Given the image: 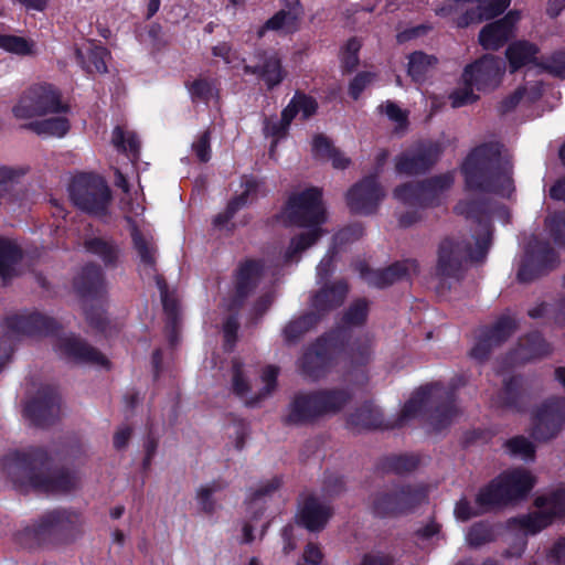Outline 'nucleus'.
<instances>
[{"mask_svg":"<svg viewBox=\"0 0 565 565\" xmlns=\"http://www.w3.org/2000/svg\"><path fill=\"white\" fill-rule=\"evenodd\" d=\"M0 335V372L11 360L14 339L26 337H56L55 350L65 359L78 364H96L109 367L108 359L96 348L75 334L61 337L63 327L58 321L39 311L14 312L4 317Z\"/></svg>","mask_w":565,"mask_h":565,"instance_id":"obj_1","label":"nucleus"},{"mask_svg":"<svg viewBox=\"0 0 565 565\" xmlns=\"http://www.w3.org/2000/svg\"><path fill=\"white\" fill-rule=\"evenodd\" d=\"M1 468L20 492L66 494L77 488L78 477L67 468H54L53 459L42 447L12 451L1 459Z\"/></svg>","mask_w":565,"mask_h":565,"instance_id":"obj_2","label":"nucleus"},{"mask_svg":"<svg viewBox=\"0 0 565 565\" xmlns=\"http://www.w3.org/2000/svg\"><path fill=\"white\" fill-rule=\"evenodd\" d=\"M465 190L508 196L514 191L512 168L502 161L498 142L472 148L460 167Z\"/></svg>","mask_w":565,"mask_h":565,"instance_id":"obj_3","label":"nucleus"},{"mask_svg":"<svg viewBox=\"0 0 565 565\" xmlns=\"http://www.w3.org/2000/svg\"><path fill=\"white\" fill-rule=\"evenodd\" d=\"M457 388L458 386L455 384L445 386L440 382L422 385L405 402L399 414L388 419L386 427L391 430L401 428L424 412L431 428L435 431H441L451 424L459 413Z\"/></svg>","mask_w":565,"mask_h":565,"instance_id":"obj_4","label":"nucleus"},{"mask_svg":"<svg viewBox=\"0 0 565 565\" xmlns=\"http://www.w3.org/2000/svg\"><path fill=\"white\" fill-rule=\"evenodd\" d=\"M352 398L351 391L343 387L298 392L287 405L286 413L281 416V424L286 427L313 425L326 416L342 412Z\"/></svg>","mask_w":565,"mask_h":565,"instance_id":"obj_5","label":"nucleus"},{"mask_svg":"<svg viewBox=\"0 0 565 565\" xmlns=\"http://www.w3.org/2000/svg\"><path fill=\"white\" fill-rule=\"evenodd\" d=\"M348 338L345 328L333 327L306 345L297 360L301 376L318 382L329 375L338 365L339 358H347Z\"/></svg>","mask_w":565,"mask_h":565,"instance_id":"obj_6","label":"nucleus"},{"mask_svg":"<svg viewBox=\"0 0 565 565\" xmlns=\"http://www.w3.org/2000/svg\"><path fill=\"white\" fill-rule=\"evenodd\" d=\"M82 514L66 509L44 513L33 525H26L14 535L24 548H34L52 542L73 541L82 532Z\"/></svg>","mask_w":565,"mask_h":565,"instance_id":"obj_7","label":"nucleus"},{"mask_svg":"<svg viewBox=\"0 0 565 565\" xmlns=\"http://www.w3.org/2000/svg\"><path fill=\"white\" fill-rule=\"evenodd\" d=\"M488 237L476 238V247L466 238L447 236L440 241L437 249L435 275L440 280H461L465 264L482 263L489 252Z\"/></svg>","mask_w":565,"mask_h":565,"instance_id":"obj_8","label":"nucleus"},{"mask_svg":"<svg viewBox=\"0 0 565 565\" xmlns=\"http://www.w3.org/2000/svg\"><path fill=\"white\" fill-rule=\"evenodd\" d=\"M501 58L484 54L466 65L461 74L462 87L455 89L449 98L454 108L473 104L479 99L473 89L486 92L498 86L502 75Z\"/></svg>","mask_w":565,"mask_h":565,"instance_id":"obj_9","label":"nucleus"},{"mask_svg":"<svg viewBox=\"0 0 565 565\" xmlns=\"http://www.w3.org/2000/svg\"><path fill=\"white\" fill-rule=\"evenodd\" d=\"M428 498L424 484L395 482L371 495V513L379 519H395L413 513Z\"/></svg>","mask_w":565,"mask_h":565,"instance_id":"obj_10","label":"nucleus"},{"mask_svg":"<svg viewBox=\"0 0 565 565\" xmlns=\"http://www.w3.org/2000/svg\"><path fill=\"white\" fill-rule=\"evenodd\" d=\"M370 312V303L365 298L353 300L344 310L340 323L335 327L345 328L349 332L347 360L352 367L366 366L373 355V340L366 334L353 338L352 328L365 324Z\"/></svg>","mask_w":565,"mask_h":565,"instance_id":"obj_11","label":"nucleus"},{"mask_svg":"<svg viewBox=\"0 0 565 565\" xmlns=\"http://www.w3.org/2000/svg\"><path fill=\"white\" fill-rule=\"evenodd\" d=\"M70 198L81 211L104 216L108 213L111 191L106 180L95 173H81L70 184Z\"/></svg>","mask_w":565,"mask_h":565,"instance_id":"obj_12","label":"nucleus"},{"mask_svg":"<svg viewBox=\"0 0 565 565\" xmlns=\"http://www.w3.org/2000/svg\"><path fill=\"white\" fill-rule=\"evenodd\" d=\"M455 182L451 171L433 175L416 182H406L394 189L393 195L399 202L420 209L440 204V195L449 190Z\"/></svg>","mask_w":565,"mask_h":565,"instance_id":"obj_13","label":"nucleus"},{"mask_svg":"<svg viewBox=\"0 0 565 565\" xmlns=\"http://www.w3.org/2000/svg\"><path fill=\"white\" fill-rule=\"evenodd\" d=\"M284 214L289 225L321 228L326 222V210L322 205V191L319 188H307L289 196Z\"/></svg>","mask_w":565,"mask_h":565,"instance_id":"obj_14","label":"nucleus"},{"mask_svg":"<svg viewBox=\"0 0 565 565\" xmlns=\"http://www.w3.org/2000/svg\"><path fill=\"white\" fill-rule=\"evenodd\" d=\"M539 51L537 45L529 41L511 43L505 51L510 72L514 73L527 64H534L544 72L565 79V51H556L550 56L537 58Z\"/></svg>","mask_w":565,"mask_h":565,"instance_id":"obj_15","label":"nucleus"},{"mask_svg":"<svg viewBox=\"0 0 565 565\" xmlns=\"http://www.w3.org/2000/svg\"><path fill=\"white\" fill-rule=\"evenodd\" d=\"M70 107L61 100L60 92L51 84L31 86L20 97L12 111L17 118L29 119L46 114L67 113Z\"/></svg>","mask_w":565,"mask_h":565,"instance_id":"obj_16","label":"nucleus"},{"mask_svg":"<svg viewBox=\"0 0 565 565\" xmlns=\"http://www.w3.org/2000/svg\"><path fill=\"white\" fill-rule=\"evenodd\" d=\"M444 147L439 141H420L395 158L398 174L418 175L428 172L439 160Z\"/></svg>","mask_w":565,"mask_h":565,"instance_id":"obj_17","label":"nucleus"},{"mask_svg":"<svg viewBox=\"0 0 565 565\" xmlns=\"http://www.w3.org/2000/svg\"><path fill=\"white\" fill-rule=\"evenodd\" d=\"M518 328L519 323L513 317L501 315L491 326L479 330L470 356L479 362L487 361L492 350L508 341Z\"/></svg>","mask_w":565,"mask_h":565,"instance_id":"obj_18","label":"nucleus"},{"mask_svg":"<svg viewBox=\"0 0 565 565\" xmlns=\"http://www.w3.org/2000/svg\"><path fill=\"white\" fill-rule=\"evenodd\" d=\"M265 264L263 259L246 258L241 262L234 271V291L228 301V310L238 312L248 297L257 288L264 274Z\"/></svg>","mask_w":565,"mask_h":565,"instance_id":"obj_19","label":"nucleus"},{"mask_svg":"<svg viewBox=\"0 0 565 565\" xmlns=\"http://www.w3.org/2000/svg\"><path fill=\"white\" fill-rule=\"evenodd\" d=\"M385 191L376 175H365L347 192V204L354 214L372 215L376 213Z\"/></svg>","mask_w":565,"mask_h":565,"instance_id":"obj_20","label":"nucleus"},{"mask_svg":"<svg viewBox=\"0 0 565 565\" xmlns=\"http://www.w3.org/2000/svg\"><path fill=\"white\" fill-rule=\"evenodd\" d=\"M558 264V255L548 242H536L527 247L516 278L520 282H531L543 274L554 269Z\"/></svg>","mask_w":565,"mask_h":565,"instance_id":"obj_21","label":"nucleus"},{"mask_svg":"<svg viewBox=\"0 0 565 565\" xmlns=\"http://www.w3.org/2000/svg\"><path fill=\"white\" fill-rule=\"evenodd\" d=\"M418 268L415 259L396 260L381 269H373L365 263H361L358 267L361 278L367 285L379 289L387 288L401 280H408L412 275L418 273Z\"/></svg>","mask_w":565,"mask_h":565,"instance_id":"obj_22","label":"nucleus"},{"mask_svg":"<svg viewBox=\"0 0 565 565\" xmlns=\"http://www.w3.org/2000/svg\"><path fill=\"white\" fill-rule=\"evenodd\" d=\"M61 397L55 387L42 386L36 395L24 406V416L36 427H49L53 425L60 413Z\"/></svg>","mask_w":565,"mask_h":565,"instance_id":"obj_23","label":"nucleus"},{"mask_svg":"<svg viewBox=\"0 0 565 565\" xmlns=\"http://www.w3.org/2000/svg\"><path fill=\"white\" fill-rule=\"evenodd\" d=\"M565 424V402L551 398L542 404L533 417L531 436L537 441H547L557 436Z\"/></svg>","mask_w":565,"mask_h":565,"instance_id":"obj_24","label":"nucleus"},{"mask_svg":"<svg viewBox=\"0 0 565 565\" xmlns=\"http://www.w3.org/2000/svg\"><path fill=\"white\" fill-rule=\"evenodd\" d=\"M454 212L478 224L481 232L475 236V239L488 237V247L490 248L493 233L491 221L493 201L488 196L463 199L457 202Z\"/></svg>","mask_w":565,"mask_h":565,"instance_id":"obj_25","label":"nucleus"},{"mask_svg":"<svg viewBox=\"0 0 565 565\" xmlns=\"http://www.w3.org/2000/svg\"><path fill=\"white\" fill-rule=\"evenodd\" d=\"M527 387V380L523 375L516 374L504 379L502 387L495 395L494 404L501 409L523 413L531 402Z\"/></svg>","mask_w":565,"mask_h":565,"instance_id":"obj_26","label":"nucleus"},{"mask_svg":"<svg viewBox=\"0 0 565 565\" xmlns=\"http://www.w3.org/2000/svg\"><path fill=\"white\" fill-rule=\"evenodd\" d=\"M520 19L519 11L510 10L503 18L486 24L479 32L480 45L487 51H498L508 43Z\"/></svg>","mask_w":565,"mask_h":565,"instance_id":"obj_27","label":"nucleus"},{"mask_svg":"<svg viewBox=\"0 0 565 565\" xmlns=\"http://www.w3.org/2000/svg\"><path fill=\"white\" fill-rule=\"evenodd\" d=\"M73 287L83 300H102L106 294V280L102 267L95 263L83 266L73 280Z\"/></svg>","mask_w":565,"mask_h":565,"instance_id":"obj_28","label":"nucleus"},{"mask_svg":"<svg viewBox=\"0 0 565 565\" xmlns=\"http://www.w3.org/2000/svg\"><path fill=\"white\" fill-rule=\"evenodd\" d=\"M333 508L323 504L315 494H308L299 504L297 522L309 532L322 531L333 516Z\"/></svg>","mask_w":565,"mask_h":565,"instance_id":"obj_29","label":"nucleus"},{"mask_svg":"<svg viewBox=\"0 0 565 565\" xmlns=\"http://www.w3.org/2000/svg\"><path fill=\"white\" fill-rule=\"evenodd\" d=\"M388 420L384 418L382 411L372 402L366 401L355 408L347 417L349 429L360 433L363 430H391L387 428Z\"/></svg>","mask_w":565,"mask_h":565,"instance_id":"obj_30","label":"nucleus"},{"mask_svg":"<svg viewBox=\"0 0 565 565\" xmlns=\"http://www.w3.org/2000/svg\"><path fill=\"white\" fill-rule=\"evenodd\" d=\"M243 72L246 75H257L265 83L268 90L280 85L287 75L278 54H267L266 52L262 54L260 64H246L243 66Z\"/></svg>","mask_w":565,"mask_h":565,"instance_id":"obj_31","label":"nucleus"},{"mask_svg":"<svg viewBox=\"0 0 565 565\" xmlns=\"http://www.w3.org/2000/svg\"><path fill=\"white\" fill-rule=\"evenodd\" d=\"M349 292V285L345 280H337L331 284H326L312 297L311 305L315 312L320 315V320L328 312L339 308L344 302Z\"/></svg>","mask_w":565,"mask_h":565,"instance_id":"obj_32","label":"nucleus"},{"mask_svg":"<svg viewBox=\"0 0 565 565\" xmlns=\"http://www.w3.org/2000/svg\"><path fill=\"white\" fill-rule=\"evenodd\" d=\"M511 0H477L475 7L468 8L458 17L457 25L467 28L482 21L492 20L502 14L510 6Z\"/></svg>","mask_w":565,"mask_h":565,"instance_id":"obj_33","label":"nucleus"},{"mask_svg":"<svg viewBox=\"0 0 565 565\" xmlns=\"http://www.w3.org/2000/svg\"><path fill=\"white\" fill-rule=\"evenodd\" d=\"M420 463V457L416 454H391L380 457L374 466L377 475L405 476L414 472Z\"/></svg>","mask_w":565,"mask_h":565,"instance_id":"obj_34","label":"nucleus"},{"mask_svg":"<svg viewBox=\"0 0 565 565\" xmlns=\"http://www.w3.org/2000/svg\"><path fill=\"white\" fill-rule=\"evenodd\" d=\"M551 352V344L539 331L529 332L520 338L515 349L516 359L522 363L545 358Z\"/></svg>","mask_w":565,"mask_h":565,"instance_id":"obj_35","label":"nucleus"},{"mask_svg":"<svg viewBox=\"0 0 565 565\" xmlns=\"http://www.w3.org/2000/svg\"><path fill=\"white\" fill-rule=\"evenodd\" d=\"M499 479L510 503L524 499L535 484L533 476L526 470H513L502 473L499 476Z\"/></svg>","mask_w":565,"mask_h":565,"instance_id":"obj_36","label":"nucleus"},{"mask_svg":"<svg viewBox=\"0 0 565 565\" xmlns=\"http://www.w3.org/2000/svg\"><path fill=\"white\" fill-rule=\"evenodd\" d=\"M89 49L86 55L82 49L75 47V57L78 64L89 74L98 73L105 74L108 72L107 58L110 57V52L107 47L97 43L96 40H87Z\"/></svg>","mask_w":565,"mask_h":565,"instance_id":"obj_37","label":"nucleus"},{"mask_svg":"<svg viewBox=\"0 0 565 565\" xmlns=\"http://www.w3.org/2000/svg\"><path fill=\"white\" fill-rule=\"evenodd\" d=\"M475 502L482 513L491 512L510 503L499 477L479 489Z\"/></svg>","mask_w":565,"mask_h":565,"instance_id":"obj_38","label":"nucleus"},{"mask_svg":"<svg viewBox=\"0 0 565 565\" xmlns=\"http://www.w3.org/2000/svg\"><path fill=\"white\" fill-rule=\"evenodd\" d=\"M157 285L160 289L162 307L166 315V329L168 331L169 342L174 345L178 341V328L180 323L179 302L175 298L170 297L164 279L157 277Z\"/></svg>","mask_w":565,"mask_h":565,"instance_id":"obj_39","label":"nucleus"},{"mask_svg":"<svg viewBox=\"0 0 565 565\" xmlns=\"http://www.w3.org/2000/svg\"><path fill=\"white\" fill-rule=\"evenodd\" d=\"M407 58V75L416 84L425 83L438 64L435 55L423 51H414Z\"/></svg>","mask_w":565,"mask_h":565,"instance_id":"obj_40","label":"nucleus"},{"mask_svg":"<svg viewBox=\"0 0 565 565\" xmlns=\"http://www.w3.org/2000/svg\"><path fill=\"white\" fill-rule=\"evenodd\" d=\"M86 252L100 258L105 267L116 268L119 263L120 248L113 239L92 237L84 242Z\"/></svg>","mask_w":565,"mask_h":565,"instance_id":"obj_41","label":"nucleus"},{"mask_svg":"<svg viewBox=\"0 0 565 565\" xmlns=\"http://www.w3.org/2000/svg\"><path fill=\"white\" fill-rule=\"evenodd\" d=\"M320 322V315L308 311L296 319L290 320L282 330L284 340L287 344L297 343L307 332Z\"/></svg>","mask_w":565,"mask_h":565,"instance_id":"obj_42","label":"nucleus"},{"mask_svg":"<svg viewBox=\"0 0 565 565\" xmlns=\"http://www.w3.org/2000/svg\"><path fill=\"white\" fill-rule=\"evenodd\" d=\"M185 87L193 103L209 104L220 93V82L212 77H198L191 83L186 82Z\"/></svg>","mask_w":565,"mask_h":565,"instance_id":"obj_43","label":"nucleus"},{"mask_svg":"<svg viewBox=\"0 0 565 565\" xmlns=\"http://www.w3.org/2000/svg\"><path fill=\"white\" fill-rule=\"evenodd\" d=\"M498 525L488 520L475 522L468 530L466 540L470 547L479 548L492 543L498 536Z\"/></svg>","mask_w":565,"mask_h":565,"instance_id":"obj_44","label":"nucleus"},{"mask_svg":"<svg viewBox=\"0 0 565 565\" xmlns=\"http://www.w3.org/2000/svg\"><path fill=\"white\" fill-rule=\"evenodd\" d=\"M23 257L22 249L9 239L0 238V276L3 280L14 275V266Z\"/></svg>","mask_w":565,"mask_h":565,"instance_id":"obj_45","label":"nucleus"},{"mask_svg":"<svg viewBox=\"0 0 565 565\" xmlns=\"http://www.w3.org/2000/svg\"><path fill=\"white\" fill-rule=\"evenodd\" d=\"M241 186L243 188L242 193L232 198L241 209L256 201L259 195L267 194L265 181L253 174L243 175Z\"/></svg>","mask_w":565,"mask_h":565,"instance_id":"obj_46","label":"nucleus"},{"mask_svg":"<svg viewBox=\"0 0 565 565\" xmlns=\"http://www.w3.org/2000/svg\"><path fill=\"white\" fill-rule=\"evenodd\" d=\"M299 19L294 12L286 10L277 11L258 30V36L263 38L267 31L284 32L290 34L297 31Z\"/></svg>","mask_w":565,"mask_h":565,"instance_id":"obj_47","label":"nucleus"},{"mask_svg":"<svg viewBox=\"0 0 565 565\" xmlns=\"http://www.w3.org/2000/svg\"><path fill=\"white\" fill-rule=\"evenodd\" d=\"M281 486V479L278 477H274L271 480L267 481L264 486L256 489L247 501V510L250 512L252 520L257 521L264 514L265 508L263 507V499L273 494L277 491Z\"/></svg>","mask_w":565,"mask_h":565,"instance_id":"obj_48","label":"nucleus"},{"mask_svg":"<svg viewBox=\"0 0 565 565\" xmlns=\"http://www.w3.org/2000/svg\"><path fill=\"white\" fill-rule=\"evenodd\" d=\"M38 135L65 136L70 130V121L65 117H52L43 120L31 121L23 126Z\"/></svg>","mask_w":565,"mask_h":565,"instance_id":"obj_49","label":"nucleus"},{"mask_svg":"<svg viewBox=\"0 0 565 565\" xmlns=\"http://www.w3.org/2000/svg\"><path fill=\"white\" fill-rule=\"evenodd\" d=\"M322 233V228L308 230L292 237L284 255L285 263L292 262L299 253L313 245L321 237Z\"/></svg>","mask_w":565,"mask_h":565,"instance_id":"obj_50","label":"nucleus"},{"mask_svg":"<svg viewBox=\"0 0 565 565\" xmlns=\"http://www.w3.org/2000/svg\"><path fill=\"white\" fill-rule=\"evenodd\" d=\"M537 508H546L553 520L565 518V488H558L548 495H540L534 500Z\"/></svg>","mask_w":565,"mask_h":565,"instance_id":"obj_51","label":"nucleus"},{"mask_svg":"<svg viewBox=\"0 0 565 565\" xmlns=\"http://www.w3.org/2000/svg\"><path fill=\"white\" fill-rule=\"evenodd\" d=\"M24 171L15 170L8 167L0 168V200L7 199L9 202H15L19 198L12 191L20 190L21 185L18 181Z\"/></svg>","mask_w":565,"mask_h":565,"instance_id":"obj_52","label":"nucleus"},{"mask_svg":"<svg viewBox=\"0 0 565 565\" xmlns=\"http://www.w3.org/2000/svg\"><path fill=\"white\" fill-rule=\"evenodd\" d=\"M130 234L134 248L138 253L140 262L145 266L156 269L154 247L147 241L137 225L132 226Z\"/></svg>","mask_w":565,"mask_h":565,"instance_id":"obj_53","label":"nucleus"},{"mask_svg":"<svg viewBox=\"0 0 565 565\" xmlns=\"http://www.w3.org/2000/svg\"><path fill=\"white\" fill-rule=\"evenodd\" d=\"M279 374V367L275 365H267L262 373V381L264 387L254 396L246 401V405L249 407L257 406L264 398L269 396L277 387V379Z\"/></svg>","mask_w":565,"mask_h":565,"instance_id":"obj_54","label":"nucleus"},{"mask_svg":"<svg viewBox=\"0 0 565 565\" xmlns=\"http://www.w3.org/2000/svg\"><path fill=\"white\" fill-rule=\"evenodd\" d=\"M540 511L523 515L519 519L520 526L529 534H536L553 523V518L546 508H539Z\"/></svg>","mask_w":565,"mask_h":565,"instance_id":"obj_55","label":"nucleus"},{"mask_svg":"<svg viewBox=\"0 0 565 565\" xmlns=\"http://www.w3.org/2000/svg\"><path fill=\"white\" fill-rule=\"evenodd\" d=\"M113 143L118 151L129 152L132 157H138L140 152V141L135 132H126L117 126L113 130Z\"/></svg>","mask_w":565,"mask_h":565,"instance_id":"obj_56","label":"nucleus"},{"mask_svg":"<svg viewBox=\"0 0 565 565\" xmlns=\"http://www.w3.org/2000/svg\"><path fill=\"white\" fill-rule=\"evenodd\" d=\"M545 226L554 244L565 246V210L556 211L545 220Z\"/></svg>","mask_w":565,"mask_h":565,"instance_id":"obj_57","label":"nucleus"},{"mask_svg":"<svg viewBox=\"0 0 565 565\" xmlns=\"http://www.w3.org/2000/svg\"><path fill=\"white\" fill-rule=\"evenodd\" d=\"M360 49L361 42L358 38H351L347 41L341 54V64L344 73H352L358 67Z\"/></svg>","mask_w":565,"mask_h":565,"instance_id":"obj_58","label":"nucleus"},{"mask_svg":"<svg viewBox=\"0 0 565 565\" xmlns=\"http://www.w3.org/2000/svg\"><path fill=\"white\" fill-rule=\"evenodd\" d=\"M289 129L290 127L276 116L265 117L264 119L263 132L265 137L273 138L271 148L276 147L279 140L288 136Z\"/></svg>","mask_w":565,"mask_h":565,"instance_id":"obj_59","label":"nucleus"},{"mask_svg":"<svg viewBox=\"0 0 565 565\" xmlns=\"http://www.w3.org/2000/svg\"><path fill=\"white\" fill-rule=\"evenodd\" d=\"M0 49L24 56L32 53V43L22 36L4 34L0 35Z\"/></svg>","mask_w":565,"mask_h":565,"instance_id":"obj_60","label":"nucleus"},{"mask_svg":"<svg viewBox=\"0 0 565 565\" xmlns=\"http://www.w3.org/2000/svg\"><path fill=\"white\" fill-rule=\"evenodd\" d=\"M364 227L360 223L350 224L333 235V249L341 248L343 245L353 243L362 238Z\"/></svg>","mask_w":565,"mask_h":565,"instance_id":"obj_61","label":"nucleus"},{"mask_svg":"<svg viewBox=\"0 0 565 565\" xmlns=\"http://www.w3.org/2000/svg\"><path fill=\"white\" fill-rule=\"evenodd\" d=\"M505 448L512 456H521L529 460L535 457L534 445L524 436H515L505 441Z\"/></svg>","mask_w":565,"mask_h":565,"instance_id":"obj_62","label":"nucleus"},{"mask_svg":"<svg viewBox=\"0 0 565 565\" xmlns=\"http://www.w3.org/2000/svg\"><path fill=\"white\" fill-rule=\"evenodd\" d=\"M291 99L295 103L298 113L301 114L302 120H308L317 114L319 105L315 97L297 90Z\"/></svg>","mask_w":565,"mask_h":565,"instance_id":"obj_63","label":"nucleus"},{"mask_svg":"<svg viewBox=\"0 0 565 565\" xmlns=\"http://www.w3.org/2000/svg\"><path fill=\"white\" fill-rule=\"evenodd\" d=\"M84 313L89 327L98 332H104L107 329L108 319L105 315V310L100 306H85Z\"/></svg>","mask_w":565,"mask_h":565,"instance_id":"obj_64","label":"nucleus"}]
</instances>
